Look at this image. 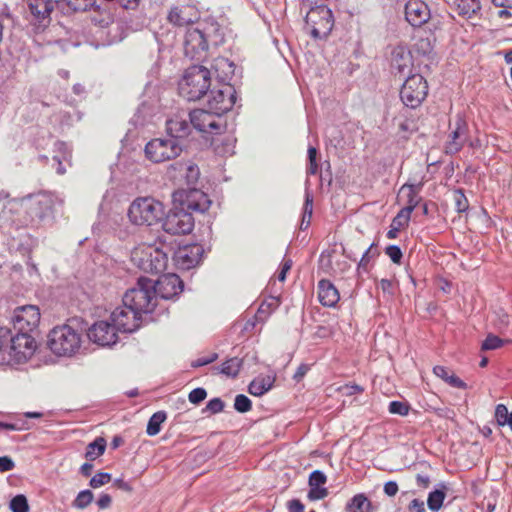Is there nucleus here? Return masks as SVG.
I'll return each mask as SVG.
<instances>
[{"label":"nucleus","instance_id":"f257e3e1","mask_svg":"<svg viewBox=\"0 0 512 512\" xmlns=\"http://www.w3.org/2000/svg\"><path fill=\"white\" fill-rule=\"evenodd\" d=\"M61 203L53 194L30 195L23 199H10L6 192H0V227L12 225L15 228H39L54 219V208Z\"/></svg>","mask_w":512,"mask_h":512},{"label":"nucleus","instance_id":"f03ea898","mask_svg":"<svg viewBox=\"0 0 512 512\" xmlns=\"http://www.w3.org/2000/svg\"><path fill=\"white\" fill-rule=\"evenodd\" d=\"M75 321L54 327L48 334V346L58 356H73L81 348L83 329Z\"/></svg>","mask_w":512,"mask_h":512},{"label":"nucleus","instance_id":"7ed1b4c3","mask_svg":"<svg viewBox=\"0 0 512 512\" xmlns=\"http://www.w3.org/2000/svg\"><path fill=\"white\" fill-rule=\"evenodd\" d=\"M210 86V70L204 66L193 65L186 69L179 82V94L187 101H196L206 95Z\"/></svg>","mask_w":512,"mask_h":512},{"label":"nucleus","instance_id":"20e7f679","mask_svg":"<svg viewBox=\"0 0 512 512\" xmlns=\"http://www.w3.org/2000/svg\"><path fill=\"white\" fill-rule=\"evenodd\" d=\"M156 295L153 290V280L140 277L136 287L129 289L123 296V304L142 314L152 313L156 306Z\"/></svg>","mask_w":512,"mask_h":512},{"label":"nucleus","instance_id":"39448f33","mask_svg":"<svg viewBox=\"0 0 512 512\" xmlns=\"http://www.w3.org/2000/svg\"><path fill=\"white\" fill-rule=\"evenodd\" d=\"M163 204L152 197H138L132 201L128 208L127 216L134 225L151 226L164 216Z\"/></svg>","mask_w":512,"mask_h":512},{"label":"nucleus","instance_id":"423d86ee","mask_svg":"<svg viewBox=\"0 0 512 512\" xmlns=\"http://www.w3.org/2000/svg\"><path fill=\"white\" fill-rule=\"evenodd\" d=\"M6 356L0 357L1 364L16 365L26 362L36 351L37 345L32 334L17 332L9 334Z\"/></svg>","mask_w":512,"mask_h":512},{"label":"nucleus","instance_id":"0eeeda50","mask_svg":"<svg viewBox=\"0 0 512 512\" xmlns=\"http://www.w3.org/2000/svg\"><path fill=\"white\" fill-rule=\"evenodd\" d=\"M131 258L140 270L151 274L164 272L168 265L167 252L153 245L136 248Z\"/></svg>","mask_w":512,"mask_h":512},{"label":"nucleus","instance_id":"6e6552de","mask_svg":"<svg viewBox=\"0 0 512 512\" xmlns=\"http://www.w3.org/2000/svg\"><path fill=\"white\" fill-rule=\"evenodd\" d=\"M183 150L176 139L169 137L155 138L145 146V156L153 163H162L178 157Z\"/></svg>","mask_w":512,"mask_h":512},{"label":"nucleus","instance_id":"1a4fd4ad","mask_svg":"<svg viewBox=\"0 0 512 512\" xmlns=\"http://www.w3.org/2000/svg\"><path fill=\"white\" fill-rule=\"evenodd\" d=\"M428 94L426 79L420 74L406 78L400 90V98L406 107L415 109L421 105Z\"/></svg>","mask_w":512,"mask_h":512},{"label":"nucleus","instance_id":"9d476101","mask_svg":"<svg viewBox=\"0 0 512 512\" xmlns=\"http://www.w3.org/2000/svg\"><path fill=\"white\" fill-rule=\"evenodd\" d=\"M173 202L190 213H204L211 205L208 195L196 187L176 191L173 194Z\"/></svg>","mask_w":512,"mask_h":512},{"label":"nucleus","instance_id":"9b49d317","mask_svg":"<svg viewBox=\"0 0 512 512\" xmlns=\"http://www.w3.org/2000/svg\"><path fill=\"white\" fill-rule=\"evenodd\" d=\"M163 230L172 235L189 234L194 228V218L190 212L174 203L162 224Z\"/></svg>","mask_w":512,"mask_h":512},{"label":"nucleus","instance_id":"f8f14e48","mask_svg":"<svg viewBox=\"0 0 512 512\" xmlns=\"http://www.w3.org/2000/svg\"><path fill=\"white\" fill-rule=\"evenodd\" d=\"M306 22L311 28L310 34L314 39L325 38L333 28L332 11L326 6H318L307 14Z\"/></svg>","mask_w":512,"mask_h":512},{"label":"nucleus","instance_id":"ddd939ff","mask_svg":"<svg viewBox=\"0 0 512 512\" xmlns=\"http://www.w3.org/2000/svg\"><path fill=\"white\" fill-rule=\"evenodd\" d=\"M236 99L235 88L229 83L221 84L220 88H214L208 94V109L214 114L222 116L232 109Z\"/></svg>","mask_w":512,"mask_h":512},{"label":"nucleus","instance_id":"4468645a","mask_svg":"<svg viewBox=\"0 0 512 512\" xmlns=\"http://www.w3.org/2000/svg\"><path fill=\"white\" fill-rule=\"evenodd\" d=\"M40 316L37 306H20L13 311L11 322L17 332L32 334L39 326Z\"/></svg>","mask_w":512,"mask_h":512},{"label":"nucleus","instance_id":"2eb2a0df","mask_svg":"<svg viewBox=\"0 0 512 512\" xmlns=\"http://www.w3.org/2000/svg\"><path fill=\"white\" fill-rule=\"evenodd\" d=\"M208 51V44L205 40L202 29L198 24L197 27H190L186 30L184 37V53L191 60H203Z\"/></svg>","mask_w":512,"mask_h":512},{"label":"nucleus","instance_id":"dca6fc26","mask_svg":"<svg viewBox=\"0 0 512 512\" xmlns=\"http://www.w3.org/2000/svg\"><path fill=\"white\" fill-rule=\"evenodd\" d=\"M192 127L202 133L217 134L224 127L221 116L211 110L196 109L189 113Z\"/></svg>","mask_w":512,"mask_h":512},{"label":"nucleus","instance_id":"f3484780","mask_svg":"<svg viewBox=\"0 0 512 512\" xmlns=\"http://www.w3.org/2000/svg\"><path fill=\"white\" fill-rule=\"evenodd\" d=\"M118 328L114 323L106 320L95 322L87 331V337L99 346H111L118 340Z\"/></svg>","mask_w":512,"mask_h":512},{"label":"nucleus","instance_id":"a211bd4d","mask_svg":"<svg viewBox=\"0 0 512 512\" xmlns=\"http://www.w3.org/2000/svg\"><path fill=\"white\" fill-rule=\"evenodd\" d=\"M110 320L114 323L119 332L132 333L140 327L141 316L125 304L117 307L110 315Z\"/></svg>","mask_w":512,"mask_h":512},{"label":"nucleus","instance_id":"6ab92c4d","mask_svg":"<svg viewBox=\"0 0 512 512\" xmlns=\"http://www.w3.org/2000/svg\"><path fill=\"white\" fill-rule=\"evenodd\" d=\"M153 290L156 298L172 299L183 291V282L174 273L163 274L157 280H153Z\"/></svg>","mask_w":512,"mask_h":512},{"label":"nucleus","instance_id":"aec40b11","mask_svg":"<svg viewBox=\"0 0 512 512\" xmlns=\"http://www.w3.org/2000/svg\"><path fill=\"white\" fill-rule=\"evenodd\" d=\"M202 253L200 245H185L174 252L173 261L178 269L189 270L199 264Z\"/></svg>","mask_w":512,"mask_h":512},{"label":"nucleus","instance_id":"412c9836","mask_svg":"<svg viewBox=\"0 0 512 512\" xmlns=\"http://www.w3.org/2000/svg\"><path fill=\"white\" fill-rule=\"evenodd\" d=\"M453 126L449 139L445 145V151L447 154L458 153L468 138V125L463 116L458 114Z\"/></svg>","mask_w":512,"mask_h":512},{"label":"nucleus","instance_id":"4be33fe9","mask_svg":"<svg viewBox=\"0 0 512 512\" xmlns=\"http://www.w3.org/2000/svg\"><path fill=\"white\" fill-rule=\"evenodd\" d=\"M192 124L189 120V114L185 112L177 113L166 120L167 135L180 142L181 139L188 137L192 130Z\"/></svg>","mask_w":512,"mask_h":512},{"label":"nucleus","instance_id":"5701e85b","mask_svg":"<svg viewBox=\"0 0 512 512\" xmlns=\"http://www.w3.org/2000/svg\"><path fill=\"white\" fill-rule=\"evenodd\" d=\"M431 17L428 5L422 0H409L405 5V18L414 27H420Z\"/></svg>","mask_w":512,"mask_h":512},{"label":"nucleus","instance_id":"b1692460","mask_svg":"<svg viewBox=\"0 0 512 512\" xmlns=\"http://www.w3.org/2000/svg\"><path fill=\"white\" fill-rule=\"evenodd\" d=\"M390 66L392 72H397L399 74L409 72L413 66V58L410 50L404 45L391 47Z\"/></svg>","mask_w":512,"mask_h":512},{"label":"nucleus","instance_id":"393cba45","mask_svg":"<svg viewBox=\"0 0 512 512\" xmlns=\"http://www.w3.org/2000/svg\"><path fill=\"white\" fill-rule=\"evenodd\" d=\"M198 17L199 14L197 9L191 5L172 7L168 14L169 22L177 26H184L193 23L198 19Z\"/></svg>","mask_w":512,"mask_h":512},{"label":"nucleus","instance_id":"a878e982","mask_svg":"<svg viewBox=\"0 0 512 512\" xmlns=\"http://www.w3.org/2000/svg\"><path fill=\"white\" fill-rule=\"evenodd\" d=\"M327 481L326 475L320 470H314L309 476L308 499L311 501L322 500L328 495L327 488L324 487Z\"/></svg>","mask_w":512,"mask_h":512},{"label":"nucleus","instance_id":"bb28decb","mask_svg":"<svg viewBox=\"0 0 512 512\" xmlns=\"http://www.w3.org/2000/svg\"><path fill=\"white\" fill-rule=\"evenodd\" d=\"M57 5H61V0H29L28 2L31 14L40 23L50 19V14Z\"/></svg>","mask_w":512,"mask_h":512},{"label":"nucleus","instance_id":"cd10ccee","mask_svg":"<svg viewBox=\"0 0 512 512\" xmlns=\"http://www.w3.org/2000/svg\"><path fill=\"white\" fill-rule=\"evenodd\" d=\"M318 299L326 307H335L340 300L338 289L329 281L322 279L318 282Z\"/></svg>","mask_w":512,"mask_h":512},{"label":"nucleus","instance_id":"c85d7f7f","mask_svg":"<svg viewBox=\"0 0 512 512\" xmlns=\"http://www.w3.org/2000/svg\"><path fill=\"white\" fill-rule=\"evenodd\" d=\"M205 40L209 45L219 46L224 42V29L215 21H209L199 24Z\"/></svg>","mask_w":512,"mask_h":512},{"label":"nucleus","instance_id":"c756f323","mask_svg":"<svg viewBox=\"0 0 512 512\" xmlns=\"http://www.w3.org/2000/svg\"><path fill=\"white\" fill-rule=\"evenodd\" d=\"M422 187V182H419L417 184L405 183L401 186L399 194H403L407 198V205L402 209H409L408 212L412 214V212L418 206L422 199L421 196L419 195L422 190Z\"/></svg>","mask_w":512,"mask_h":512},{"label":"nucleus","instance_id":"7c9ffc66","mask_svg":"<svg viewBox=\"0 0 512 512\" xmlns=\"http://www.w3.org/2000/svg\"><path fill=\"white\" fill-rule=\"evenodd\" d=\"M212 68L222 84L227 83V81L234 75L235 71L234 63L224 57L216 58Z\"/></svg>","mask_w":512,"mask_h":512},{"label":"nucleus","instance_id":"2f4dec72","mask_svg":"<svg viewBox=\"0 0 512 512\" xmlns=\"http://www.w3.org/2000/svg\"><path fill=\"white\" fill-rule=\"evenodd\" d=\"M176 167L185 178L188 188L195 187L200 177L199 167L190 161L177 163Z\"/></svg>","mask_w":512,"mask_h":512},{"label":"nucleus","instance_id":"473e14b6","mask_svg":"<svg viewBox=\"0 0 512 512\" xmlns=\"http://www.w3.org/2000/svg\"><path fill=\"white\" fill-rule=\"evenodd\" d=\"M275 377L267 375L255 378L248 386V392L253 396H262L274 385Z\"/></svg>","mask_w":512,"mask_h":512},{"label":"nucleus","instance_id":"72a5a7b5","mask_svg":"<svg viewBox=\"0 0 512 512\" xmlns=\"http://www.w3.org/2000/svg\"><path fill=\"white\" fill-rule=\"evenodd\" d=\"M242 365L243 360L241 358L231 357L223 362L220 367H217V370L227 377L235 378L238 376Z\"/></svg>","mask_w":512,"mask_h":512},{"label":"nucleus","instance_id":"f704fd0d","mask_svg":"<svg viewBox=\"0 0 512 512\" xmlns=\"http://www.w3.org/2000/svg\"><path fill=\"white\" fill-rule=\"evenodd\" d=\"M371 501L362 493L356 494L346 506L348 512H371Z\"/></svg>","mask_w":512,"mask_h":512},{"label":"nucleus","instance_id":"c9c22d12","mask_svg":"<svg viewBox=\"0 0 512 512\" xmlns=\"http://www.w3.org/2000/svg\"><path fill=\"white\" fill-rule=\"evenodd\" d=\"M481 8L479 0H458L457 10L465 18H472Z\"/></svg>","mask_w":512,"mask_h":512},{"label":"nucleus","instance_id":"e433bc0d","mask_svg":"<svg viewBox=\"0 0 512 512\" xmlns=\"http://www.w3.org/2000/svg\"><path fill=\"white\" fill-rule=\"evenodd\" d=\"M167 415L164 411L155 412L149 419L146 432L149 436L157 435L161 430L162 423L166 420Z\"/></svg>","mask_w":512,"mask_h":512},{"label":"nucleus","instance_id":"4c0bfd02","mask_svg":"<svg viewBox=\"0 0 512 512\" xmlns=\"http://www.w3.org/2000/svg\"><path fill=\"white\" fill-rule=\"evenodd\" d=\"M106 449V441L103 438H97L93 442L89 443L86 448L85 457L90 461L100 457Z\"/></svg>","mask_w":512,"mask_h":512},{"label":"nucleus","instance_id":"58836bf2","mask_svg":"<svg viewBox=\"0 0 512 512\" xmlns=\"http://www.w3.org/2000/svg\"><path fill=\"white\" fill-rule=\"evenodd\" d=\"M445 492L442 490H434L429 493L427 499V505L433 512H437L443 505L445 499Z\"/></svg>","mask_w":512,"mask_h":512},{"label":"nucleus","instance_id":"ea45409f","mask_svg":"<svg viewBox=\"0 0 512 512\" xmlns=\"http://www.w3.org/2000/svg\"><path fill=\"white\" fill-rule=\"evenodd\" d=\"M94 499V494L91 490H82L80 491L76 498L73 501V507L77 509H85L88 505L92 503Z\"/></svg>","mask_w":512,"mask_h":512},{"label":"nucleus","instance_id":"a19ab883","mask_svg":"<svg viewBox=\"0 0 512 512\" xmlns=\"http://www.w3.org/2000/svg\"><path fill=\"white\" fill-rule=\"evenodd\" d=\"M434 41L435 39L431 36L419 38L415 44L417 52L422 55H429L433 51Z\"/></svg>","mask_w":512,"mask_h":512},{"label":"nucleus","instance_id":"79ce46f5","mask_svg":"<svg viewBox=\"0 0 512 512\" xmlns=\"http://www.w3.org/2000/svg\"><path fill=\"white\" fill-rule=\"evenodd\" d=\"M94 2V0H61V4L65 3L74 12L86 11L94 5Z\"/></svg>","mask_w":512,"mask_h":512},{"label":"nucleus","instance_id":"37998d69","mask_svg":"<svg viewBox=\"0 0 512 512\" xmlns=\"http://www.w3.org/2000/svg\"><path fill=\"white\" fill-rule=\"evenodd\" d=\"M9 507L12 512H29L27 498L22 494L13 497L10 501Z\"/></svg>","mask_w":512,"mask_h":512},{"label":"nucleus","instance_id":"c03bdc74","mask_svg":"<svg viewBox=\"0 0 512 512\" xmlns=\"http://www.w3.org/2000/svg\"><path fill=\"white\" fill-rule=\"evenodd\" d=\"M409 209H401L397 215L393 218L391 226L401 230L408 226L411 214L408 212Z\"/></svg>","mask_w":512,"mask_h":512},{"label":"nucleus","instance_id":"a18cd8bd","mask_svg":"<svg viewBox=\"0 0 512 512\" xmlns=\"http://www.w3.org/2000/svg\"><path fill=\"white\" fill-rule=\"evenodd\" d=\"M453 199L457 212L462 213L467 211L469 207L468 200L461 189H457L453 192Z\"/></svg>","mask_w":512,"mask_h":512},{"label":"nucleus","instance_id":"49530a36","mask_svg":"<svg viewBox=\"0 0 512 512\" xmlns=\"http://www.w3.org/2000/svg\"><path fill=\"white\" fill-rule=\"evenodd\" d=\"M252 408L251 400L244 394H238L235 397L234 409L240 413H246Z\"/></svg>","mask_w":512,"mask_h":512},{"label":"nucleus","instance_id":"de8ad7c7","mask_svg":"<svg viewBox=\"0 0 512 512\" xmlns=\"http://www.w3.org/2000/svg\"><path fill=\"white\" fill-rule=\"evenodd\" d=\"M504 341L496 335L489 334L486 339L482 342V350H496L502 347Z\"/></svg>","mask_w":512,"mask_h":512},{"label":"nucleus","instance_id":"09e8293b","mask_svg":"<svg viewBox=\"0 0 512 512\" xmlns=\"http://www.w3.org/2000/svg\"><path fill=\"white\" fill-rule=\"evenodd\" d=\"M111 474L110 473H106V472H100V473H97L96 475H94L91 479H90V482H89V485L96 489V488H99L107 483H109L111 481Z\"/></svg>","mask_w":512,"mask_h":512},{"label":"nucleus","instance_id":"8fccbe9b","mask_svg":"<svg viewBox=\"0 0 512 512\" xmlns=\"http://www.w3.org/2000/svg\"><path fill=\"white\" fill-rule=\"evenodd\" d=\"M409 405L401 401H391L389 404V412L400 416H406L409 413Z\"/></svg>","mask_w":512,"mask_h":512},{"label":"nucleus","instance_id":"3c124183","mask_svg":"<svg viewBox=\"0 0 512 512\" xmlns=\"http://www.w3.org/2000/svg\"><path fill=\"white\" fill-rule=\"evenodd\" d=\"M377 255V249L374 247V244H371L362 255V258L359 262V268L366 269L370 260L375 258Z\"/></svg>","mask_w":512,"mask_h":512},{"label":"nucleus","instance_id":"603ef678","mask_svg":"<svg viewBox=\"0 0 512 512\" xmlns=\"http://www.w3.org/2000/svg\"><path fill=\"white\" fill-rule=\"evenodd\" d=\"M303 213L305 214V216H307L306 227H308L310 225L312 213H313V196L308 190H306V192H305V202H304Z\"/></svg>","mask_w":512,"mask_h":512},{"label":"nucleus","instance_id":"864d4df0","mask_svg":"<svg viewBox=\"0 0 512 512\" xmlns=\"http://www.w3.org/2000/svg\"><path fill=\"white\" fill-rule=\"evenodd\" d=\"M386 255L392 260L393 263L399 264L402 259V251L397 245H389L385 249Z\"/></svg>","mask_w":512,"mask_h":512},{"label":"nucleus","instance_id":"5fc2aeb1","mask_svg":"<svg viewBox=\"0 0 512 512\" xmlns=\"http://www.w3.org/2000/svg\"><path fill=\"white\" fill-rule=\"evenodd\" d=\"M510 413L508 409L503 404H498L495 410V417L499 425H506V422L509 418Z\"/></svg>","mask_w":512,"mask_h":512},{"label":"nucleus","instance_id":"6e6d98bb","mask_svg":"<svg viewBox=\"0 0 512 512\" xmlns=\"http://www.w3.org/2000/svg\"><path fill=\"white\" fill-rule=\"evenodd\" d=\"M207 397V392L204 388L193 389L188 396V399L193 404H199Z\"/></svg>","mask_w":512,"mask_h":512},{"label":"nucleus","instance_id":"4d7b16f0","mask_svg":"<svg viewBox=\"0 0 512 512\" xmlns=\"http://www.w3.org/2000/svg\"><path fill=\"white\" fill-rule=\"evenodd\" d=\"M224 406V402L220 398H213L207 403L205 411H208L211 414L220 413L223 411Z\"/></svg>","mask_w":512,"mask_h":512},{"label":"nucleus","instance_id":"13d9d810","mask_svg":"<svg viewBox=\"0 0 512 512\" xmlns=\"http://www.w3.org/2000/svg\"><path fill=\"white\" fill-rule=\"evenodd\" d=\"M496 325L498 329H506L510 325V316L504 310H499L497 313Z\"/></svg>","mask_w":512,"mask_h":512},{"label":"nucleus","instance_id":"bf43d9fd","mask_svg":"<svg viewBox=\"0 0 512 512\" xmlns=\"http://www.w3.org/2000/svg\"><path fill=\"white\" fill-rule=\"evenodd\" d=\"M15 468V462L10 456H0V473L12 471Z\"/></svg>","mask_w":512,"mask_h":512},{"label":"nucleus","instance_id":"052dcab7","mask_svg":"<svg viewBox=\"0 0 512 512\" xmlns=\"http://www.w3.org/2000/svg\"><path fill=\"white\" fill-rule=\"evenodd\" d=\"M55 148L60 153L58 154L63 160H68L70 157L69 147L66 143L57 141L55 142Z\"/></svg>","mask_w":512,"mask_h":512},{"label":"nucleus","instance_id":"680f3d73","mask_svg":"<svg viewBox=\"0 0 512 512\" xmlns=\"http://www.w3.org/2000/svg\"><path fill=\"white\" fill-rule=\"evenodd\" d=\"M446 383L454 388H459V389H465L467 386L464 381H462L459 377H457L453 373L449 375Z\"/></svg>","mask_w":512,"mask_h":512},{"label":"nucleus","instance_id":"e2e57ef3","mask_svg":"<svg viewBox=\"0 0 512 512\" xmlns=\"http://www.w3.org/2000/svg\"><path fill=\"white\" fill-rule=\"evenodd\" d=\"M218 358L217 353H212L209 357H201L193 362V367H200L214 362Z\"/></svg>","mask_w":512,"mask_h":512},{"label":"nucleus","instance_id":"0e129e2a","mask_svg":"<svg viewBox=\"0 0 512 512\" xmlns=\"http://www.w3.org/2000/svg\"><path fill=\"white\" fill-rule=\"evenodd\" d=\"M291 267H292V260H290V259L285 260L282 263L281 270L279 271V273L277 275V278H278L279 281H281V282L285 281L286 274L291 269Z\"/></svg>","mask_w":512,"mask_h":512},{"label":"nucleus","instance_id":"69168bd1","mask_svg":"<svg viewBox=\"0 0 512 512\" xmlns=\"http://www.w3.org/2000/svg\"><path fill=\"white\" fill-rule=\"evenodd\" d=\"M112 498L109 494L103 493L97 500V505L100 509H107L111 506Z\"/></svg>","mask_w":512,"mask_h":512},{"label":"nucleus","instance_id":"338daca9","mask_svg":"<svg viewBox=\"0 0 512 512\" xmlns=\"http://www.w3.org/2000/svg\"><path fill=\"white\" fill-rule=\"evenodd\" d=\"M408 508L411 512H425L424 502L419 499H413Z\"/></svg>","mask_w":512,"mask_h":512},{"label":"nucleus","instance_id":"774afa93","mask_svg":"<svg viewBox=\"0 0 512 512\" xmlns=\"http://www.w3.org/2000/svg\"><path fill=\"white\" fill-rule=\"evenodd\" d=\"M289 512H303L304 505L298 499H292L288 502Z\"/></svg>","mask_w":512,"mask_h":512}]
</instances>
